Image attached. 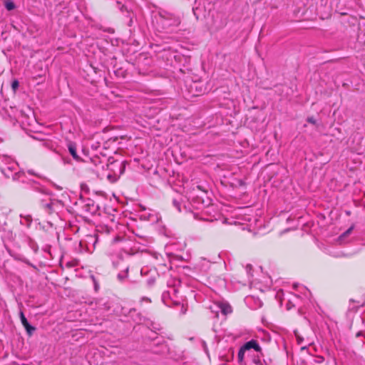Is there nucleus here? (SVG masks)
<instances>
[{
	"mask_svg": "<svg viewBox=\"0 0 365 365\" xmlns=\"http://www.w3.org/2000/svg\"><path fill=\"white\" fill-rule=\"evenodd\" d=\"M16 166L17 163L11 158L6 155L0 157V170L6 177H9L10 173L16 170Z\"/></svg>",
	"mask_w": 365,
	"mask_h": 365,
	"instance_id": "nucleus-1",
	"label": "nucleus"
},
{
	"mask_svg": "<svg viewBox=\"0 0 365 365\" xmlns=\"http://www.w3.org/2000/svg\"><path fill=\"white\" fill-rule=\"evenodd\" d=\"M100 164H102L101 162H100ZM100 165L102 169H104L105 165L103 164ZM106 166L110 172L120 176V175L124 173L125 162L120 160H109V163L106 164Z\"/></svg>",
	"mask_w": 365,
	"mask_h": 365,
	"instance_id": "nucleus-2",
	"label": "nucleus"
},
{
	"mask_svg": "<svg viewBox=\"0 0 365 365\" xmlns=\"http://www.w3.org/2000/svg\"><path fill=\"white\" fill-rule=\"evenodd\" d=\"M243 346H244V349H247V351L250 350L251 349H253L257 352H261L262 351V348L259 345L258 342L256 340H255V339H252V340L246 342L243 345Z\"/></svg>",
	"mask_w": 365,
	"mask_h": 365,
	"instance_id": "nucleus-3",
	"label": "nucleus"
},
{
	"mask_svg": "<svg viewBox=\"0 0 365 365\" xmlns=\"http://www.w3.org/2000/svg\"><path fill=\"white\" fill-rule=\"evenodd\" d=\"M68 151H69L70 154L72 155V157L73 158V159H75L76 160H79L80 157L77 154L76 145L73 143H70L68 145Z\"/></svg>",
	"mask_w": 365,
	"mask_h": 365,
	"instance_id": "nucleus-4",
	"label": "nucleus"
},
{
	"mask_svg": "<svg viewBox=\"0 0 365 365\" xmlns=\"http://www.w3.org/2000/svg\"><path fill=\"white\" fill-rule=\"evenodd\" d=\"M219 308L225 315L231 313L232 311L231 306L227 304H220Z\"/></svg>",
	"mask_w": 365,
	"mask_h": 365,
	"instance_id": "nucleus-5",
	"label": "nucleus"
},
{
	"mask_svg": "<svg viewBox=\"0 0 365 365\" xmlns=\"http://www.w3.org/2000/svg\"><path fill=\"white\" fill-rule=\"evenodd\" d=\"M42 207L48 213H51L53 211V202L51 200L49 202L41 203Z\"/></svg>",
	"mask_w": 365,
	"mask_h": 365,
	"instance_id": "nucleus-6",
	"label": "nucleus"
},
{
	"mask_svg": "<svg viewBox=\"0 0 365 365\" xmlns=\"http://www.w3.org/2000/svg\"><path fill=\"white\" fill-rule=\"evenodd\" d=\"M23 326L25 328V329L26 330V332L29 336L32 335L33 333L34 332V331L36 330V328L34 327L31 326L29 323V322L27 323L24 324Z\"/></svg>",
	"mask_w": 365,
	"mask_h": 365,
	"instance_id": "nucleus-7",
	"label": "nucleus"
},
{
	"mask_svg": "<svg viewBox=\"0 0 365 365\" xmlns=\"http://www.w3.org/2000/svg\"><path fill=\"white\" fill-rule=\"evenodd\" d=\"M120 175H117V174H114L111 172H110L109 173H108L106 175V178L110 182H115L117 181V180L119 178Z\"/></svg>",
	"mask_w": 365,
	"mask_h": 365,
	"instance_id": "nucleus-8",
	"label": "nucleus"
},
{
	"mask_svg": "<svg viewBox=\"0 0 365 365\" xmlns=\"http://www.w3.org/2000/svg\"><path fill=\"white\" fill-rule=\"evenodd\" d=\"M84 208L87 212L93 213L96 211V207L94 205V204L92 202L91 204L87 203L85 205Z\"/></svg>",
	"mask_w": 365,
	"mask_h": 365,
	"instance_id": "nucleus-9",
	"label": "nucleus"
},
{
	"mask_svg": "<svg viewBox=\"0 0 365 365\" xmlns=\"http://www.w3.org/2000/svg\"><path fill=\"white\" fill-rule=\"evenodd\" d=\"M247 351V349H244V346H241L239 351H238V355H237V357H238V361L239 362L242 363L244 360V356H245V352Z\"/></svg>",
	"mask_w": 365,
	"mask_h": 365,
	"instance_id": "nucleus-10",
	"label": "nucleus"
},
{
	"mask_svg": "<svg viewBox=\"0 0 365 365\" xmlns=\"http://www.w3.org/2000/svg\"><path fill=\"white\" fill-rule=\"evenodd\" d=\"M5 7L8 11H11L15 8V5L12 1H9L5 3Z\"/></svg>",
	"mask_w": 365,
	"mask_h": 365,
	"instance_id": "nucleus-11",
	"label": "nucleus"
},
{
	"mask_svg": "<svg viewBox=\"0 0 365 365\" xmlns=\"http://www.w3.org/2000/svg\"><path fill=\"white\" fill-rule=\"evenodd\" d=\"M168 298H170V292H164L163 294V299L168 306L171 304L169 303Z\"/></svg>",
	"mask_w": 365,
	"mask_h": 365,
	"instance_id": "nucleus-12",
	"label": "nucleus"
},
{
	"mask_svg": "<svg viewBox=\"0 0 365 365\" xmlns=\"http://www.w3.org/2000/svg\"><path fill=\"white\" fill-rule=\"evenodd\" d=\"M19 86V81L15 79L11 83V88L15 92Z\"/></svg>",
	"mask_w": 365,
	"mask_h": 365,
	"instance_id": "nucleus-13",
	"label": "nucleus"
},
{
	"mask_svg": "<svg viewBox=\"0 0 365 365\" xmlns=\"http://www.w3.org/2000/svg\"><path fill=\"white\" fill-rule=\"evenodd\" d=\"M128 269L127 268L126 269V272L124 273V274H118V279L123 282L125 278H127L128 277Z\"/></svg>",
	"mask_w": 365,
	"mask_h": 365,
	"instance_id": "nucleus-14",
	"label": "nucleus"
},
{
	"mask_svg": "<svg viewBox=\"0 0 365 365\" xmlns=\"http://www.w3.org/2000/svg\"><path fill=\"white\" fill-rule=\"evenodd\" d=\"M19 315H20V319H21L22 325H24V324L28 322V321L22 311L20 312Z\"/></svg>",
	"mask_w": 365,
	"mask_h": 365,
	"instance_id": "nucleus-15",
	"label": "nucleus"
},
{
	"mask_svg": "<svg viewBox=\"0 0 365 365\" xmlns=\"http://www.w3.org/2000/svg\"><path fill=\"white\" fill-rule=\"evenodd\" d=\"M173 203L174 206L176 207V209H177L179 212H180V211H181V209H180V202L178 200L174 199V200H173Z\"/></svg>",
	"mask_w": 365,
	"mask_h": 365,
	"instance_id": "nucleus-16",
	"label": "nucleus"
},
{
	"mask_svg": "<svg viewBox=\"0 0 365 365\" xmlns=\"http://www.w3.org/2000/svg\"><path fill=\"white\" fill-rule=\"evenodd\" d=\"M123 241L125 242V239L123 237L117 236L115 238H113L112 242H113V244H115V243H117L118 242H123Z\"/></svg>",
	"mask_w": 365,
	"mask_h": 365,
	"instance_id": "nucleus-17",
	"label": "nucleus"
},
{
	"mask_svg": "<svg viewBox=\"0 0 365 365\" xmlns=\"http://www.w3.org/2000/svg\"><path fill=\"white\" fill-rule=\"evenodd\" d=\"M146 302V303L149 304V303H150V302H151V300H150V298L144 297H142V298H141V299H140V303H142V302Z\"/></svg>",
	"mask_w": 365,
	"mask_h": 365,
	"instance_id": "nucleus-18",
	"label": "nucleus"
},
{
	"mask_svg": "<svg viewBox=\"0 0 365 365\" xmlns=\"http://www.w3.org/2000/svg\"><path fill=\"white\" fill-rule=\"evenodd\" d=\"M307 121H308L309 123H312V124H313V125H315V124H316V123H317L316 120H315V119H314V118H313V117H309V118H307Z\"/></svg>",
	"mask_w": 365,
	"mask_h": 365,
	"instance_id": "nucleus-19",
	"label": "nucleus"
},
{
	"mask_svg": "<svg viewBox=\"0 0 365 365\" xmlns=\"http://www.w3.org/2000/svg\"><path fill=\"white\" fill-rule=\"evenodd\" d=\"M353 230V226H351V227H349L344 234L342 236H346L347 235H349V233H351V230Z\"/></svg>",
	"mask_w": 365,
	"mask_h": 365,
	"instance_id": "nucleus-20",
	"label": "nucleus"
},
{
	"mask_svg": "<svg viewBox=\"0 0 365 365\" xmlns=\"http://www.w3.org/2000/svg\"><path fill=\"white\" fill-rule=\"evenodd\" d=\"M180 24V19L179 17L175 18L174 24L178 26Z\"/></svg>",
	"mask_w": 365,
	"mask_h": 365,
	"instance_id": "nucleus-21",
	"label": "nucleus"
},
{
	"mask_svg": "<svg viewBox=\"0 0 365 365\" xmlns=\"http://www.w3.org/2000/svg\"><path fill=\"white\" fill-rule=\"evenodd\" d=\"M170 300L173 302V304H174V305H180V302H178L175 299H170Z\"/></svg>",
	"mask_w": 365,
	"mask_h": 365,
	"instance_id": "nucleus-22",
	"label": "nucleus"
},
{
	"mask_svg": "<svg viewBox=\"0 0 365 365\" xmlns=\"http://www.w3.org/2000/svg\"><path fill=\"white\" fill-rule=\"evenodd\" d=\"M92 278H93L94 284H95V289H96V290H97L98 289V284L96 283L95 278L93 277H92Z\"/></svg>",
	"mask_w": 365,
	"mask_h": 365,
	"instance_id": "nucleus-23",
	"label": "nucleus"
},
{
	"mask_svg": "<svg viewBox=\"0 0 365 365\" xmlns=\"http://www.w3.org/2000/svg\"><path fill=\"white\" fill-rule=\"evenodd\" d=\"M246 269H247V270H251V269H252V265H251V264H247V267H246Z\"/></svg>",
	"mask_w": 365,
	"mask_h": 365,
	"instance_id": "nucleus-24",
	"label": "nucleus"
},
{
	"mask_svg": "<svg viewBox=\"0 0 365 365\" xmlns=\"http://www.w3.org/2000/svg\"><path fill=\"white\" fill-rule=\"evenodd\" d=\"M99 167L98 165H96V172L99 175Z\"/></svg>",
	"mask_w": 365,
	"mask_h": 365,
	"instance_id": "nucleus-25",
	"label": "nucleus"
},
{
	"mask_svg": "<svg viewBox=\"0 0 365 365\" xmlns=\"http://www.w3.org/2000/svg\"><path fill=\"white\" fill-rule=\"evenodd\" d=\"M173 291L174 292H176V289H173Z\"/></svg>",
	"mask_w": 365,
	"mask_h": 365,
	"instance_id": "nucleus-26",
	"label": "nucleus"
}]
</instances>
